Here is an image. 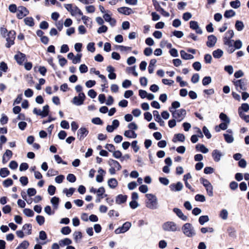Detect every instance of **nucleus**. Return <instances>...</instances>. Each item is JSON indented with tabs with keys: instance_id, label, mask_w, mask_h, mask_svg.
<instances>
[{
	"instance_id": "f257e3e1",
	"label": "nucleus",
	"mask_w": 249,
	"mask_h": 249,
	"mask_svg": "<svg viewBox=\"0 0 249 249\" xmlns=\"http://www.w3.org/2000/svg\"><path fill=\"white\" fill-rule=\"evenodd\" d=\"M147 200L145 201L146 207L150 210H156L159 208V204L156 196L152 194L145 195Z\"/></svg>"
},
{
	"instance_id": "f03ea898",
	"label": "nucleus",
	"mask_w": 249,
	"mask_h": 249,
	"mask_svg": "<svg viewBox=\"0 0 249 249\" xmlns=\"http://www.w3.org/2000/svg\"><path fill=\"white\" fill-rule=\"evenodd\" d=\"M181 230L183 234L188 237H192L196 234L194 227L189 223L184 224Z\"/></svg>"
},
{
	"instance_id": "7ed1b4c3",
	"label": "nucleus",
	"mask_w": 249,
	"mask_h": 249,
	"mask_svg": "<svg viewBox=\"0 0 249 249\" xmlns=\"http://www.w3.org/2000/svg\"><path fill=\"white\" fill-rule=\"evenodd\" d=\"M169 110L172 113L173 117L178 122L181 121L184 119L186 114V110L184 109L173 110H172L171 108H169Z\"/></svg>"
},
{
	"instance_id": "20e7f679",
	"label": "nucleus",
	"mask_w": 249,
	"mask_h": 249,
	"mask_svg": "<svg viewBox=\"0 0 249 249\" xmlns=\"http://www.w3.org/2000/svg\"><path fill=\"white\" fill-rule=\"evenodd\" d=\"M65 8L70 12L72 16L79 15L82 16L83 13L81 10L76 6H73L71 4H64Z\"/></svg>"
},
{
	"instance_id": "39448f33",
	"label": "nucleus",
	"mask_w": 249,
	"mask_h": 249,
	"mask_svg": "<svg viewBox=\"0 0 249 249\" xmlns=\"http://www.w3.org/2000/svg\"><path fill=\"white\" fill-rule=\"evenodd\" d=\"M162 228L165 231L174 232L177 231V225L173 221H167L162 225Z\"/></svg>"
},
{
	"instance_id": "423d86ee",
	"label": "nucleus",
	"mask_w": 249,
	"mask_h": 249,
	"mask_svg": "<svg viewBox=\"0 0 249 249\" xmlns=\"http://www.w3.org/2000/svg\"><path fill=\"white\" fill-rule=\"evenodd\" d=\"M34 114L40 116L42 118L45 117L48 115L49 112V107L48 105H45L43 107V110L41 111L37 108H34L33 109Z\"/></svg>"
},
{
	"instance_id": "0eeeda50",
	"label": "nucleus",
	"mask_w": 249,
	"mask_h": 249,
	"mask_svg": "<svg viewBox=\"0 0 249 249\" xmlns=\"http://www.w3.org/2000/svg\"><path fill=\"white\" fill-rule=\"evenodd\" d=\"M233 83L238 91L240 90H245L247 89V80L245 79L234 81Z\"/></svg>"
},
{
	"instance_id": "6e6552de",
	"label": "nucleus",
	"mask_w": 249,
	"mask_h": 249,
	"mask_svg": "<svg viewBox=\"0 0 249 249\" xmlns=\"http://www.w3.org/2000/svg\"><path fill=\"white\" fill-rule=\"evenodd\" d=\"M85 98V94L83 92H80L78 96H75L73 98L72 103L76 106H80L83 104Z\"/></svg>"
},
{
	"instance_id": "1a4fd4ad",
	"label": "nucleus",
	"mask_w": 249,
	"mask_h": 249,
	"mask_svg": "<svg viewBox=\"0 0 249 249\" xmlns=\"http://www.w3.org/2000/svg\"><path fill=\"white\" fill-rule=\"evenodd\" d=\"M17 12V17L18 19H22L24 17L28 15L29 13L27 9L23 6H19L18 8Z\"/></svg>"
},
{
	"instance_id": "9d476101",
	"label": "nucleus",
	"mask_w": 249,
	"mask_h": 249,
	"mask_svg": "<svg viewBox=\"0 0 249 249\" xmlns=\"http://www.w3.org/2000/svg\"><path fill=\"white\" fill-rule=\"evenodd\" d=\"M131 226V224L129 222H125L122 227L115 230V233L117 234L124 233L127 231Z\"/></svg>"
},
{
	"instance_id": "9b49d317",
	"label": "nucleus",
	"mask_w": 249,
	"mask_h": 249,
	"mask_svg": "<svg viewBox=\"0 0 249 249\" xmlns=\"http://www.w3.org/2000/svg\"><path fill=\"white\" fill-rule=\"evenodd\" d=\"M224 155V153L218 149H214L212 152V158L215 162H219Z\"/></svg>"
},
{
	"instance_id": "f8f14e48",
	"label": "nucleus",
	"mask_w": 249,
	"mask_h": 249,
	"mask_svg": "<svg viewBox=\"0 0 249 249\" xmlns=\"http://www.w3.org/2000/svg\"><path fill=\"white\" fill-rule=\"evenodd\" d=\"M233 42L234 40L231 39L223 40L224 45L227 46V51L230 53H233L235 51V49L233 48Z\"/></svg>"
},
{
	"instance_id": "ddd939ff",
	"label": "nucleus",
	"mask_w": 249,
	"mask_h": 249,
	"mask_svg": "<svg viewBox=\"0 0 249 249\" xmlns=\"http://www.w3.org/2000/svg\"><path fill=\"white\" fill-rule=\"evenodd\" d=\"M15 60L19 65H22L26 60V55L25 54L20 52H18L14 56Z\"/></svg>"
},
{
	"instance_id": "4468645a",
	"label": "nucleus",
	"mask_w": 249,
	"mask_h": 249,
	"mask_svg": "<svg viewBox=\"0 0 249 249\" xmlns=\"http://www.w3.org/2000/svg\"><path fill=\"white\" fill-rule=\"evenodd\" d=\"M183 188V184L180 182H178L177 183H172L169 186V188L171 191L178 192L181 191Z\"/></svg>"
},
{
	"instance_id": "2eb2a0df",
	"label": "nucleus",
	"mask_w": 249,
	"mask_h": 249,
	"mask_svg": "<svg viewBox=\"0 0 249 249\" xmlns=\"http://www.w3.org/2000/svg\"><path fill=\"white\" fill-rule=\"evenodd\" d=\"M88 130L85 127H81L78 129L77 131L78 138L79 140L81 141L88 135Z\"/></svg>"
},
{
	"instance_id": "dca6fc26",
	"label": "nucleus",
	"mask_w": 249,
	"mask_h": 249,
	"mask_svg": "<svg viewBox=\"0 0 249 249\" xmlns=\"http://www.w3.org/2000/svg\"><path fill=\"white\" fill-rule=\"evenodd\" d=\"M190 27L195 30L196 32L198 34H202V31L199 27L198 23L195 21H191L190 22Z\"/></svg>"
},
{
	"instance_id": "f3484780",
	"label": "nucleus",
	"mask_w": 249,
	"mask_h": 249,
	"mask_svg": "<svg viewBox=\"0 0 249 249\" xmlns=\"http://www.w3.org/2000/svg\"><path fill=\"white\" fill-rule=\"evenodd\" d=\"M109 164L111 166V169L109 170V171H118L121 169V166L120 165L119 163L116 160H111Z\"/></svg>"
},
{
	"instance_id": "a211bd4d",
	"label": "nucleus",
	"mask_w": 249,
	"mask_h": 249,
	"mask_svg": "<svg viewBox=\"0 0 249 249\" xmlns=\"http://www.w3.org/2000/svg\"><path fill=\"white\" fill-rule=\"evenodd\" d=\"M217 41V38L213 35L209 36L208 37V41L207 42V45L209 47H213Z\"/></svg>"
},
{
	"instance_id": "6ab92c4d",
	"label": "nucleus",
	"mask_w": 249,
	"mask_h": 249,
	"mask_svg": "<svg viewBox=\"0 0 249 249\" xmlns=\"http://www.w3.org/2000/svg\"><path fill=\"white\" fill-rule=\"evenodd\" d=\"M173 212L177 214V215L181 220L186 221L188 219L187 216L185 215L181 210L178 208H174Z\"/></svg>"
},
{
	"instance_id": "aec40b11",
	"label": "nucleus",
	"mask_w": 249,
	"mask_h": 249,
	"mask_svg": "<svg viewBox=\"0 0 249 249\" xmlns=\"http://www.w3.org/2000/svg\"><path fill=\"white\" fill-rule=\"evenodd\" d=\"M118 11L121 14L129 15L133 13L132 9L128 7H123L118 9Z\"/></svg>"
},
{
	"instance_id": "412c9836",
	"label": "nucleus",
	"mask_w": 249,
	"mask_h": 249,
	"mask_svg": "<svg viewBox=\"0 0 249 249\" xmlns=\"http://www.w3.org/2000/svg\"><path fill=\"white\" fill-rule=\"evenodd\" d=\"M185 140V136L181 133H178L175 134L173 137L172 141L174 142H176L177 141H179L181 142H184Z\"/></svg>"
},
{
	"instance_id": "4be33fe9",
	"label": "nucleus",
	"mask_w": 249,
	"mask_h": 249,
	"mask_svg": "<svg viewBox=\"0 0 249 249\" xmlns=\"http://www.w3.org/2000/svg\"><path fill=\"white\" fill-rule=\"evenodd\" d=\"M124 136L128 138H136L137 134L134 131L127 130L124 132Z\"/></svg>"
},
{
	"instance_id": "5701e85b",
	"label": "nucleus",
	"mask_w": 249,
	"mask_h": 249,
	"mask_svg": "<svg viewBox=\"0 0 249 249\" xmlns=\"http://www.w3.org/2000/svg\"><path fill=\"white\" fill-rule=\"evenodd\" d=\"M127 199V196L126 195H119L116 196V202L117 204H121L124 203Z\"/></svg>"
},
{
	"instance_id": "b1692460",
	"label": "nucleus",
	"mask_w": 249,
	"mask_h": 249,
	"mask_svg": "<svg viewBox=\"0 0 249 249\" xmlns=\"http://www.w3.org/2000/svg\"><path fill=\"white\" fill-rule=\"evenodd\" d=\"M196 148L197 150L204 154L207 153L209 152V149L204 144H198L196 145Z\"/></svg>"
},
{
	"instance_id": "393cba45",
	"label": "nucleus",
	"mask_w": 249,
	"mask_h": 249,
	"mask_svg": "<svg viewBox=\"0 0 249 249\" xmlns=\"http://www.w3.org/2000/svg\"><path fill=\"white\" fill-rule=\"evenodd\" d=\"M180 53L181 58L183 59L190 60L194 58L193 55L187 53L184 50L180 51Z\"/></svg>"
},
{
	"instance_id": "a878e982",
	"label": "nucleus",
	"mask_w": 249,
	"mask_h": 249,
	"mask_svg": "<svg viewBox=\"0 0 249 249\" xmlns=\"http://www.w3.org/2000/svg\"><path fill=\"white\" fill-rule=\"evenodd\" d=\"M229 124L226 122L221 123L218 126L215 127L216 131L219 132L221 129L226 130L228 128Z\"/></svg>"
},
{
	"instance_id": "bb28decb",
	"label": "nucleus",
	"mask_w": 249,
	"mask_h": 249,
	"mask_svg": "<svg viewBox=\"0 0 249 249\" xmlns=\"http://www.w3.org/2000/svg\"><path fill=\"white\" fill-rule=\"evenodd\" d=\"M12 152L10 150H6L5 152L3 155L2 160L4 161L5 160H8L12 156Z\"/></svg>"
},
{
	"instance_id": "cd10ccee",
	"label": "nucleus",
	"mask_w": 249,
	"mask_h": 249,
	"mask_svg": "<svg viewBox=\"0 0 249 249\" xmlns=\"http://www.w3.org/2000/svg\"><path fill=\"white\" fill-rule=\"evenodd\" d=\"M235 27L238 31H241L244 28V24L242 21L236 20L235 24Z\"/></svg>"
},
{
	"instance_id": "c85d7f7f",
	"label": "nucleus",
	"mask_w": 249,
	"mask_h": 249,
	"mask_svg": "<svg viewBox=\"0 0 249 249\" xmlns=\"http://www.w3.org/2000/svg\"><path fill=\"white\" fill-rule=\"evenodd\" d=\"M223 54V52L221 49H217L213 53V56L215 58H220Z\"/></svg>"
},
{
	"instance_id": "c756f323",
	"label": "nucleus",
	"mask_w": 249,
	"mask_h": 249,
	"mask_svg": "<svg viewBox=\"0 0 249 249\" xmlns=\"http://www.w3.org/2000/svg\"><path fill=\"white\" fill-rule=\"evenodd\" d=\"M24 21L26 25L32 27L34 25V19L32 17H27L24 18Z\"/></svg>"
},
{
	"instance_id": "7c9ffc66",
	"label": "nucleus",
	"mask_w": 249,
	"mask_h": 249,
	"mask_svg": "<svg viewBox=\"0 0 249 249\" xmlns=\"http://www.w3.org/2000/svg\"><path fill=\"white\" fill-rule=\"evenodd\" d=\"M59 201V198L57 197L54 196L52 198V199L51 200V202L53 204V205L54 207V209H57L58 206Z\"/></svg>"
},
{
	"instance_id": "2f4dec72",
	"label": "nucleus",
	"mask_w": 249,
	"mask_h": 249,
	"mask_svg": "<svg viewBox=\"0 0 249 249\" xmlns=\"http://www.w3.org/2000/svg\"><path fill=\"white\" fill-rule=\"evenodd\" d=\"M72 243L71 240L69 238H65L63 240H61L59 241V244L60 246H69Z\"/></svg>"
},
{
	"instance_id": "473e14b6",
	"label": "nucleus",
	"mask_w": 249,
	"mask_h": 249,
	"mask_svg": "<svg viewBox=\"0 0 249 249\" xmlns=\"http://www.w3.org/2000/svg\"><path fill=\"white\" fill-rule=\"evenodd\" d=\"M234 35V33L233 30H229L225 33L223 40L231 39V38L233 37Z\"/></svg>"
},
{
	"instance_id": "72a5a7b5",
	"label": "nucleus",
	"mask_w": 249,
	"mask_h": 249,
	"mask_svg": "<svg viewBox=\"0 0 249 249\" xmlns=\"http://www.w3.org/2000/svg\"><path fill=\"white\" fill-rule=\"evenodd\" d=\"M118 184V182L115 178H111L108 180V185L111 188H115Z\"/></svg>"
},
{
	"instance_id": "f704fd0d",
	"label": "nucleus",
	"mask_w": 249,
	"mask_h": 249,
	"mask_svg": "<svg viewBox=\"0 0 249 249\" xmlns=\"http://www.w3.org/2000/svg\"><path fill=\"white\" fill-rule=\"evenodd\" d=\"M209 221V218L208 215H202L199 217L198 221L200 225H203L205 223Z\"/></svg>"
},
{
	"instance_id": "c9c22d12",
	"label": "nucleus",
	"mask_w": 249,
	"mask_h": 249,
	"mask_svg": "<svg viewBox=\"0 0 249 249\" xmlns=\"http://www.w3.org/2000/svg\"><path fill=\"white\" fill-rule=\"evenodd\" d=\"M29 246V243L26 240L23 241L16 249H26Z\"/></svg>"
},
{
	"instance_id": "e433bc0d",
	"label": "nucleus",
	"mask_w": 249,
	"mask_h": 249,
	"mask_svg": "<svg viewBox=\"0 0 249 249\" xmlns=\"http://www.w3.org/2000/svg\"><path fill=\"white\" fill-rule=\"evenodd\" d=\"M32 225L30 224H25L22 227V229L27 231V234L30 235L32 233Z\"/></svg>"
},
{
	"instance_id": "4c0bfd02",
	"label": "nucleus",
	"mask_w": 249,
	"mask_h": 249,
	"mask_svg": "<svg viewBox=\"0 0 249 249\" xmlns=\"http://www.w3.org/2000/svg\"><path fill=\"white\" fill-rule=\"evenodd\" d=\"M15 39V37H7L6 39L7 41V43H6V47L10 48L11 45H13Z\"/></svg>"
},
{
	"instance_id": "58836bf2",
	"label": "nucleus",
	"mask_w": 249,
	"mask_h": 249,
	"mask_svg": "<svg viewBox=\"0 0 249 249\" xmlns=\"http://www.w3.org/2000/svg\"><path fill=\"white\" fill-rule=\"evenodd\" d=\"M224 15L226 18H230L235 15V12L232 10H226Z\"/></svg>"
},
{
	"instance_id": "ea45409f",
	"label": "nucleus",
	"mask_w": 249,
	"mask_h": 249,
	"mask_svg": "<svg viewBox=\"0 0 249 249\" xmlns=\"http://www.w3.org/2000/svg\"><path fill=\"white\" fill-rule=\"evenodd\" d=\"M207 191V194L209 196H213V187L212 185L211 184L209 185H207L205 187Z\"/></svg>"
},
{
	"instance_id": "a19ab883",
	"label": "nucleus",
	"mask_w": 249,
	"mask_h": 249,
	"mask_svg": "<svg viewBox=\"0 0 249 249\" xmlns=\"http://www.w3.org/2000/svg\"><path fill=\"white\" fill-rule=\"evenodd\" d=\"M228 212L227 210L223 209L221 211L219 216L223 220H226L228 218Z\"/></svg>"
},
{
	"instance_id": "79ce46f5",
	"label": "nucleus",
	"mask_w": 249,
	"mask_h": 249,
	"mask_svg": "<svg viewBox=\"0 0 249 249\" xmlns=\"http://www.w3.org/2000/svg\"><path fill=\"white\" fill-rule=\"evenodd\" d=\"M219 118L223 121L224 122H226L227 123H230V118L227 116V115L224 113H221L219 115Z\"/></svg>"
},
{
	"instance_id": "37998d69",
	"label": "nucleus",
	"mask_w": 249,
	"mask_h": 249,
	"mask_svg": "<svg viewBox=\"0 0 249 249\" xmlns=\"http://www.w3.org/2000/svg\"><path fill=\"white\" fill-rule=\"evenodd\" d=\"M238 110L248 112L249 110V105L247 103H243L241 105V106L238 108Z\"/></svg>"
},
{
	"instance_id": "c03bdc74",
	"label": "nucleus",
	"mask_w": 249,
	"mask_h": 249,
	"mask_svg": "<svg viewBox=\"0 0 249 249\" xmlns=\"http://www.w3.org/2000/svg\"><path fill=\"white\" fill-rule=\"evenodd\" d=\"M230 5L232 8L236 9L240 6L241 3L239 0H235L230 2Z\"/></svg>"
},
{
	"instance_id": "a18cd8bd",
	"label": "nucleus",
	"mask_w": 249,
	"mask_h": 249,
	"mask_svg": "<svg viewBox=\"0 0 249 249\" xmlns=\"http://www.w3.org/2000/svg\"><path fill=\"white\" fill-rule=\"evenodd\" d=\"M224 137L226 142L228 143H231L234 141V138L231 135L224 134Z\"/></svg>"
},
{
	"instance_id": "49530a36",
	"label": "nucleus",
	"mask_w": 249,
	"mask_h": 249,
	"mask_svg": "<svg viewBox=\"0 0 249 249\" xmlns=\"http://www.w3.org/2000/svg\"><path fill=\"white\" fill-rule=\"evenodd\" d=\"M23 213L28 217H32L34 215V212L30 209H25L23 210Z\"/></svg>"
},
{
	"instance_id": "de8ad7c7",
	"label": "nucleus",
	"mask_w": 249,
	"mask_h": 249,
	"mask_svg": "<svg viewBox=\"0 0 249 249\" xmlns=\"http://www.w3.org/2000/svg\"><path fill=\"white\" fill-rule=\"evenodd\" d=\"M75 191V189L73 188H70L69 190L65 189L63 190V192L66 193V196L68 197L71 196Z\"/></svg>"
},
{
	"instance_id": "09e8293b",
	"label": "nucleus",
	"mask_w": 249,
	"mask_h": 249,
	"mask_svg": "<svg viewBox=\"0 0 249 249\" xmlns=\"http://www.w3.org/2000/svg\"><path fill=\"white\" fill-rule=\"evenodd\" d=\"M233 48L235 49H240L242 47V42L240 40H237L234 41Z\"/></svg>"
},
{
	"instance_id": "8fccbe9b",
	"label": "nucleus",
	"mask_w": 249,
	"mask_h": 249,
	"mask_svg": "<svg viewBox=\"0 0 249 249\" xmlns=\"http://www.w3.org/2000/svg\"><path fill=\"white\" fill-rule=\"evenodd\" d=\"M105 192V190L103 187H100L98 190H97V195L98 197H101V198H103V195Z\"/></svg>"
},
{
	"instance_id": "3c124183",
	"label": "nucleus",
	"mask_w": 249,
	"mask_h": 249,
	"mask_svg": "<svg viewBox=\"0 0 249 249\" xmlns=\"http://www.w3.org/2000/svg\"><path fill=\"white\" fill-rule=\"evenodd\" d=\"M212 82V79L210 76H205L202 79V84L204 86H206L210 84Z\"/></svg>"
},
{
	"instance_id": "603ef678",
	"label": "nucleus",
	"mask_w": 249,
	"mask_h": 249,
	"mask_svg": "<svg viewBox=\"0 0 249 249\" xmlns=\"http://www.w3.org/2000/svg\"><path fill=\"white\" fill-rule=\"evenodd\" d=\"M36 220L39 225H42L45 222V218L42 215H37L36 216Z\"/></svg>"
},
{
	"instance_id": "864d4df0",
	"label": "nucleus",
	"mask_w": 249,
	"mask_h": 249,
	"mask_svg": "<svg viewBox=\"0 0 249 249\" xmlns=\"http://www.w3.org/2000/svg\"><path fill=\"white\" fill-rule=\"evenodd\" d=\"M61 232L64 235H67L70 233L71 232V230L68 226L64 227L61 229Z\"/></svg>"
},
{
	"instance_id": "5fc2aeb1",
	"label": "nucleus",
	"mask_w": 249,
	"mask_h": 249,
	"mask_svg": "<svg viewBox=\"0 0 249 249\" xmlns=\"http://www.w3.org/2000/svg\"><path fill=\"white\" fill-rule=\"evenodd\" d=\"M195 200L197 201L204 202L205 201V197L202 195L197 194L195 196Z\"/></svg>"
},
{
	"instance_id": "6e6d98bb",
	"label": "nucleus",
	"mask_w": 249,
	"mask_h": 249,
	"mask_svg": "<svg viewBox=\"0 0 249 249\" xmlns=\"http://www.w3.org/2000/svg\"><path fill=\"white\" fill-rule=\"evenodd\" d=\"M129 130L134 131L138 129V126L134 122L130 123L127 125Z\"/></svg>"
},
{
	"instance_id": "4d7b16f0",
	"label": "nucleus",
	"mask_w": 249,
	"mask_h": 249,
	"mask_svg": "<svg viewBox=\"0 0 249 249\" xmlns=\"http://www.w3.org/2000/svg\"><path fill=\"white\" fill-rule=\"evenodd\" d=\"M73 236L74 240L77 242L78 240H80L82 238V233L80 231H75L73 233Z\"/></svg>"
},
{
	"instance_id": "13d9d810",
	"label": "nucleus",
	"mask_w": 249,
	"mask_h": 249,
	"mask_svg": "<svg viewBox=\"0 0 249 249\" xmlns=\"http://www.w3.org/2000/svg\"><path fill=\"white\" fill-rule=\"evenodd\" d=\"M87 50L91 53H93L95 50L94 43L93 42L89 43L87 45Z\"/></svg>"
},
{
	"instance_id": "bf43d9fd",
	"label": "nucleus",
	"mask_w": 249,
	"mask_h": 249,
	"mask_svg": "<svg viewBox=\"0 0 249 249\" xmlns=\"http://www.w3.org/2000/svg\"><path fill=\"white\" fill-rule=\"evenodd\" d=\"M81 54H77L75 56H74V57L72 59V63L73 64L79 63L81 61Z\"/></svg>"
},
{
	"instance_id": "052dcab7",
	"label": "nucleus",
	"mask_w": 249,
	"mask_h": 249,
	"mask_svg": "<svg viewBox=\"0 0 249 249\" xmlns=\"http://www.w3.org/2000/svg\"><path fill=\"white\" fill-rule=\"evenodd\" d=\"M8 9L10 12L15 13L17 12L18 8L16 4H12L9 6Z\"/></svg>"
},
{
	"instance_id": "680f3d73",
	"label": "nucleus",
	"mask_w": 249,
	"mask_h": 249,
	"mask_svg": "<svg viewBox=\"0 0 249 249\" xmlns=\"http://www.w3.org/2000/svg\"><path fill=\"white\" fill-rule=\"evenodd\" d=\"M137 143L138 142L137 141H133L131 143V146L136 153L140 149L139 146L137 145Z\"/></svg>"
},
{
	"instance_id": "e2e57ef3",
	"label": "nucleus",
	"mask_w": 249,
	"mask_h": 249,
	"mask_svg": "<svg viewBox=\"0 0 249 249\" xmlns=\"http://www.w3.org/2000/svg\"><path fill=\"white\" fill-rule=\"evenodd\" d=\"M193 67L195 70L199 71L201 69V63L199 62H195L193 64Z\"/></svg>"
},
{
	"instance_id": "0e129e2a",
	"label": "nucleus",
	"mask_w": 249,
	"mask_h": 249,
	"mask_svg": "<svg viewBox=\"0 0 249 249\" xmlns=\"http://www.w3.org/2000/svg\"><path fill=\"white\" fill-rule=\"evenodd\" d=\"M202 130H203V132L204 135H205V136L208 139H210L212 137V135H211V133H210L208 129L206 126H204L203 127Z\"/></svg>"
},
{
	"instance_id": "69168bd1",
	"label": "nucleus",
	"mask_w": 249,
	"mask_h": 249,
	"mask_svg": "<svg viewBox=\"0 0 249 249\" xmlns=\"http://www.w3.org/2000/svg\"><path fill=\"white\" fill-rule=\"evenodd\" d=\"M67 179L70 182H74L76 180V177L73 174H69L67 176Z\"/></svg>"
},
{
	"instance_id": "338daca9",
	"label": "nucleus",
	"mask_w": 249,
	"mask_h": 249,
	"mask_svg": "<svg viewBox=\"0 0 249 249\" xmlns=\"http://www.w3.org/2000/svg\"><path fill=\"white\" fill-rule=\"evenodd\" d=\"M7 69L8 67L7 64L4 62H1L0 63V71L3 72H6Z\"/></svg>"
},
{
	"instance_id": "774afa93",
	"label": "nucleus",
	"mask_w": 249,
	"mask_h": 249,
	"mask_svg": "<svg viewBox=\"0 0 249 249\" xmlns=\"http://www.w3.org/2000/svg\"><path fill=\"white\" fill-rule=\"evenodd\" d=\"M199 75L197 73L194 74L192 78L191 81L193 83H196L199 81Z\"/></svg>"
}]
</instances>
